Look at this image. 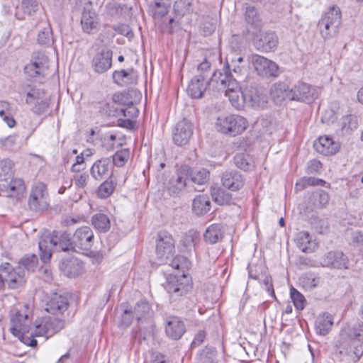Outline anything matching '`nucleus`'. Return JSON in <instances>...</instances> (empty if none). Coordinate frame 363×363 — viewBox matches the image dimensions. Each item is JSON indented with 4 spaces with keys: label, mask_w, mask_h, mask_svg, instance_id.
<instances>
[{
    "label": "nucleus",
    "mask_w": 363,
    "mask_h": 363,
    "mask_svg": "<svg viewBox=\"0 0 363 363\" xmlns=\"http://www.w3.org/2000/svg\"><path fill=\"white\" fill-rule=\"evenodd\" d=\"M0 269L1 273L4 274L6 282L9 289H18L26 283L25 272L23 269H19L17 267L13 268L8 262L2 264Z\"/></svg>",
    "instance_id": "10"
},
{
    "label": "nucleus",
    "mask_w": 363,
    "mask_h": 363,
    "mask_svg": "<svg viewBox=\"0 0 363 363\" xmlns=\"http://www.w3.org/2000/svg\"><path fill=\"white\" fill-rule=\"evenodd\" d=\"M209 90L223 91L228 97L232 106L239 109L243 107L245 96L239 85L238 80L233 74L225 71H215L208 82Z\"/></svg>",
    "instance_id": "1"
},
{
    "label": "nucleus",
    "mask_w": 363,
    "mask_h": 363,
    "mask_svg": "<svg viewBox=\"0 0 363 363\" xmlns=\"http://www.w3.org/2000/svg\"><path fill=\"white\" fill-rule=\"evenodd\" d=\"M13 162L10 160H4L0 162V174L13 175Z\"/></svg>",
    "instance_id": "62"
},
{
    "label": "nucleus",
    "mask_w": 363,
    "mask_h": 363,
    "mask_svg": "<svg viewBox=\"0 0 363 363\" xmlns=\"http://www.w3.org/2000/svg\"><path fill=\"white\" fill-rule=\"evenodd\" d=\"M134 318L133 311L125 310L121 316V325L125 328L130 326Z\"/></svg>",
    "instance_id": "64"
},
{
    "label": "nucleus",
    "mask_w": 363,
    "mask_h": 363,
    "mask_svg": "<svg viewBox=\"0 0 363 363\" xmlns=\"http://www.w3.org/2000/svg\"><path fill=\"white\" fill-rule=\"evenodd\" d=\"M199 235L197 232L194 230H189L183 237L181 240L182 244L186 249L193 247L196 242L199 240Z\"/></svg>",
    "instance_id": "48"
},
{
    "label": "nucleus",
    "mask_w": 363,
    "mask_h": 363,
    "mask_svg": "<svg viewBox=\"0 0 363 363\" xmlns=\"http://www.w3.org/2000/svg\"><path fill=\"white\" fill-rule=\"evenodd\" d=\"M341 24V11L338 7L333 6L324 13L318 21V27L324 39L335 37Z\"/></svg>",
    "instance_id": "5"
},
{
    "label": "nucleus",
    "mask_w": 363,
    "mask_h": 363,
    "mask_svg": "<svg viewBox=\"0 0 363 363\" xmlns=\"http://www.w3.org/2000/svg\"><path fill=\"white\" fill-rule=\"evenodd\" d=\"M68 308V298L66 296L54 294L46 301L45 311L51 314L62 313Z\"/></svg>",
    "instance_id": "20"
},
{
    "label": "nucleus",
    "mask_w": 363,
    "mask_h": 363,
    "mask_svg": "<svg viewBox=\"0 0 363 363\" xmlns=\"http://www.w3.org/2000/svg\"><path fill=\"white\" fill-rule=\"evenodd\" d=\"M211 62L206 59H204L203 61L198 65V72H200L199 74L205 76L206 80L207 81L211 71Z\"/></svg>",
    "instance_id": "63"
},
{
    "label": "nucleus",
    "mask_w": 363,
    "mask_h": 363,
    "mask_svg": "<svg viewBox=\"0 0 363 363\" xmlns=\"http://www.w3.org/2000/svg\"><path fill=\"white\" fill-rule=\"evenodd\" d=\"M291 101L311 102L318 97L316 88L303 82H298L291 89Z\"/></svg>",
    "instance_id": "9"
},
{
    "label": "nucleus",
    "mask_w": 363,
    "mask_h": 363,
    "mask_svg": "<svg viewBox=\"0 0 363 363\" xmlns=\"http://www.w3.org/2000/svg\"><path fill=\"white\" fill-rule=\"evenodd\" d=\"M166 291L172 298H178L186 295L191 289L189 284L180 282L174 276H171L164 285Z\"/></svg>",
    "instance_id": "22"
},
{
    "label": "nucleus",
    "mask_w": 363,
    "mask_h": 363,
    "mask_svg": "<svg viewBox=\"0 0 363 363\" xmlns=\"http://www.w3.org/2000/svg\"><path fill=\"white\" fill-rule=\"evenodd\" d=\"M116 184L111 180H105L98 189V196L101 199H106L114 191Z\"/></svg>",
    "instance_id": "44"
},
{
    "label": "nucleus",
    "mask_w": 363,
    "mask_h": 363,
    "mask_svg": "<svg viewBox=\"0 0 363 363\" xmlns=\"http://www.w3.org/2000/svg\"><path fill=\"white\" fill-rule=\"evenodd\" d=\"M150 306L147 301H138L134 307L133 315L138 322L146 321L150 315Z\"/></svg>",
    "instance_id": "34"
},
{
    "label": "nucleus",
    "mask_w": 363,
    "mask_h": 363,
    "mask_svg": "<svg viewBox=\"0 0 363 363\" xmlns=\"http://www.w3.org/2000/svg\"><path fill=\"white\" fill-rule=\"evenodd\" d=\"M44 90L42 88L27 84L21 87L19 93L25 99L27 105H35L36 106L35 101L37 99H42L40 96Z\"/></svg>",
    "instance_id": "28"
},
{
    "label": "nucleus",
    "mask_w": 363,
    "mask_h": 363,
    "mask_svg": "<svg viewBox=\"0 0 363 363\" xmlns=\"http://www.w3.org/2000/svg\"><path fill=\"white\" fill-rule=\"evenodd\" d=\"M28 206L33 211H43L48 206V194L43 184H39L31 190Z\"/></svg>",
    "instance_id": "12"
},
{
    "label": "nucleus",
    "mask_w": 363,
    "mask_h": 363,
    "mask_svg": "<svg viewBox=\"0 0 363 363\" xmlns=\"http://www.w3.org/2000/svg\"><path fill=\"white\" fill-rule=\"evenodd\" d=\"M94 233L88 226L81 227L73 235L69 240V250L75 252L89 250L93 244Z\"/></svg>",
    "instance_id": "7"
},
{
    "label": "nucleus",
    "mask_w": 363,
    "mask_h": 363,
    "mask_svg": "<svg viewBox=\"0 0 363 363\" xmlns=\"http://www.w3.org/2000/svg\"><path fill=\"white\" fill-rule=\"evenodd\" d=\"M209 179V172L206 169H201L191 174V180L194 183L203 185L207 183Z\"/></svg>",
    "instance_id": "51"
},
{
    "label": "nucleus",
    "mask_w": 363,
    "mask_h": 363,
    "mask_svg": "<svg viewBox=\"0 0 363 363\" xmlns=\"http://www.w3.org/2000/svg\"><path fill=\"white\" fill-rule=\"evenodd\" d=\"M290 296L295 308L297 310H303L306 303L304 296L294 287H291L290 289Z\"/></svg>",
    "instance_id": "50"
},
{
    "label": "nucleus",
    "mask_w": 363,
    "mask_h": 363,
    "mask_svg": "<svg viewBox=\"0 0 363 363\" xmlns=\"http://www.w3.org/2000/svg\"><path fill=\"white\" fill-rule=\"evenodd\" d=\"M320 264L323 267L335 269H347L349 259L343 252L340 251H332L322 257Z\"/></svg>",
    "instance_id": "17"
},
{
    "label": "nucleus",
    "mask_w": 363,
    "mask_h": 363,
    "mask_svg": "<svg viewBox=\"0 0 363 363\" xmlns=\"http://www.w3.org/2000/svg\"><path fill=\"white\" fill-rule=\"evenodd\" d=\"M113 79L116 84L121 86L136 84L138 80L137 72L133 69L114 71Z\"/></svg>",
    "instance_id": "26"
},
{
    "label": "nucleus",
    "mask_w": 363,
    "mask_h": 363,
    "mask_svg": "<svg viewBox=\"0 0 363 363\" xmlns=\"http://www.w3.org/2000/svg\"><path fill=\"white\" fill-rule=\"evenodd\" d=\"M38 42L41 45H50L53 43L52 30L50 26L43 28V30L38 33Z\"/></svg>",
    "instance_id": "53"
},
{
    "label": "nucleus",
    "mask_w": 363,
    "mask_h": 363,
    "mask_svg": "<svg viewBox=\"0 0 363 363\" xmlns=\"http://www.w3.org/2000/svg\"><path fill=\"white\" fill-rule=\"evenodd\" d=\"M170 1H155L151 6V11L152 12L154 18H162L164 16L170 8Z\"/></svg>",
    "instance_id": "41"
},
{
    "label": "nucleus",
    "mask_w": 363,
    "mask_h": 363,
    "mask_svg": "<svg viewBox=\"0 0 363 363\" xmlns=\"http://www.w3.org/2000/svg\"><path fill=\"white\" fill-rule=\"evenodd\" d=\"M91 223L99 232H107L111 228V221L108 215L102 213L94 214L91 218Z\"/></svg>",
    "instance_id": "35"
},
{
    "label": "nucleus",
    "mask_w": 363,
    "mask_h": 363,
    "mask_svg": "<svg viewBox=\"0 0 363 363\" xmlns=\"http://www.w3.org/2000/svg\"><path fill=\"white\" fill-rule=\"evenodd\" d=\"M112 65V52L108 49H103L97 53L93 59V67L95 72L104 73L108 70Z\"/></svg>",
    "instance_id": "23"
},
{
    "label": "nucleus",
    "mask_w": 363,
    "mask_h": 363,
    "mask_svg": "<svg viewBox=\"0 0 363 363\" xmlns=\"http://www.w3.org/2000/svg\"><path fill=\"white\" fill-rule=\"evenodd\" d=\"M363 323L354 327H345L340 333L339 352L356 362L363 354Z\"/></svg>",
    "instance_id": "2"
},
{
    "label": "nucleus",
    "mask_w": 363,
    "mask_h": 363,
    "mask_svg": "<svg viewBox=\"0 0 363 363\" xmlns=\"http://www.w3.org/2000/svg\"><path fill=\"white\" fill-rule=\"evenodd\" d=\"M234 161L235 165L244 170H249L252 164L251 163V157L249 155L247 154H237L234 157Z\"/></svg>",
    "instance_id": "45"
},
{
    "label": "nucleus",
    "mask_w": 363,
    "mask_h": 363,
    "mask_svg": "<svg viewBox=\"0 0 363 363\" xmlns=\"http://www.w3.org/2000/svg\"><path fill=\"white\" fill-rule=\"evenodd\" d=\"M50 241L47 238L41 239L39 242L38 247L40 251V257L43 262L46 263L50 261L52 257V251L50 249Z\"/></svg>",
    "instance_id": "42"
},
{
    "label": "nucleus",
    "mask_w": 363,
    "mask_h": 363,
    "mask_svg": "<svg viewBox=\"0 0 363 363\" xmlns=\"http://www.w3.org/2000/svg\"><path fill=\"white\" fill-rule=\"evenodd\" d=\"M50 60L43 51L33 52L30 61L24 67V72L28 77L42 82L50 74Z\"/></svg>",
    "instance_id": "3"
},
{
    "label": "nucleus",
    "mask_w": 363,
    "mask_h": 363,
    "mask_svg": "<svg viewBox=\"0 0 363 363\" xmlns=\"http://www.w3.org/2000/svg\"><path fill=\"white\" fill-rule=\"evenodd\" d=\"M38 262V257L35 254L28 255L23 257L18 262L17 267L20 269L34 271Z\"/></svg>",
    "instance_id": "38"
},
{
    "label": "nucleus",
    "mask_w": 363,
    "mask_h": 363,
    "mask_svg": "<svg viewBox=\"0 0 363 363\" xmlns=\"http://www.w3.org/2000/svg\"><path fill=\"white\" fill-rule=\"evenodd\" d=\"M270 94L276 103H280L285 99L291 100V89L284 82L274 84L270 89Z\"/></svg>",
    "instance_id": "31"
},
{
    "label": "nucleus",
    "mask_w": 363,
    "mask_h": 363,
    "mask_svg": "<svg viewBox=\"0 0 363 363\" xmlns=\"http://www.w3.org/2000/svg\"><path fill=\"white\" fill-rule=\"evenodd\" d=\"M193 124L183 119L179 121L172 132V139L174 143L178 146L186 145L193 134Z\"/></svg>",
    "instance_id": "13"
},
{
    "label": "nucleus",
    "mask_w": 363,
    "mask_h": 363,
    "mask_svg": "<svg viewBox=\"0 0 363 363\" xmlns=\"http://www.w3.org/2000/svg\"><path fill=\"white\" fill-rule=\"evenodd\" d=\"M254 44L257 50L269 52L277 47L278 37L274 32L260 33L255 39Z\"/></svg>",
    "instance_id": "19"
},
{
    "label": "nucleus",
    "mask_w": 363,
    "mask_h": 363,
    "mask_svg": "<svg viewBox=\"0 0 363 363\" xmlns=\"http://www.w3.org/2000/svg\"><path fill=\"white\" fill-rule=\"evenodd\" d=\"M22 9L24 13L32 15L38 9V3L37 0H23Z\"/></svg>",
    "instance_id": "56"
},
{
    "label": "nucleus",
    "mask_w": 363,
    "mask_h": 363,
    "mask_svg": "<svg viewBox=\"0 0 363 363\" xmlns=\"http://www.w3.org/2000/svg\"><path fill=\"white\" fill-rule=\"evenodd\" d=\"M243 62V57L241 56H235L230 60L227 59L226 66L223 68V72L233 70L235 74H241L244 66L241 65Z\"/></svg>",
    "instance_id": "40"
},
{
    "label": "nucleus",
    "mask_w": 363,
    "mask_h": 363,
    "mask_svg": "<svg viewBox=\"0 0 363 363\" xmlns=\"http://www.w3.org/2000/svg\"><path fill=\"white\" fill-rule=\"evenodd\" d=\"M28 333H22L21 335H15L18 337L20 340L23 342L25 345H27L30 347H36L38 345L37 340L34 338V335L33 333L30 335H28Z\"/></svg>",
    "instance_id": "61"
},
{
    "label": "nucleus",
    "mask_w": 363,
    "mask_h": 363,
    "mask_svg": "<svg viewBox=\"0 0 363 363\" xmlns=\"http://www.w3.org/2000/svg\"><path fill=\"white\" fill-rule=\"evenodd\" d=\"M223 233L219 224H212L206 230L203 237L206 242L215 244L223 238Z\"/></svg>",
    "instance_id": "33"
},
{
    "label": "nucleus",
    "mask_w": 363,
    "mask_h": 363,
    "mask_svg": "<svg viewBox=\"0 0 363 363\" xmlns=\"http://www.w3.org/2000/svg\"><path fill=\"white\" fill-rule=\"evenodd\" d=\"M120 112H121L124 116V118H131L132 120H134L138 116L139 111L138 109L131 104L130 105L128 106L125 108H121L120 110Z\"/></svg>",
    "instance_id": "59"
},
{
    "label": "nucleus",
    "mask_w": 363,
    "mask_h": 363,
    "mask_svg": "<svg viewBox=\"0 0 363 363\" xmlns=\"http://www.w3.org/2000/svg\"><path fill=\"white\" fill-rule=\"evenodd\" d=\"M295 242L296 246L303 252L311 253L317 247V243L312 236L306 231L297 233Z\"/></svg>",
    "instance_id": "27"
},
{
    "label": "nucleus",
    "mask_w": 363,
    "mask_h": 363,
    "mask_svg": "<svg viewBox=\"0 0 363 363\" xmlns=\"http://www.w3.org/2000/svg\"><path fill=\"white\" fill-rule=\"evenodd\" d=\"M313 147L320 154L328 156L335 154L340 148V145L334 141L332 138L325 135L319 137L315 141Z\"/></svg>",
    "instance_id": "21"
},
{
    "label": "nucleus",
    "mask_w": 363,
    "mask_h": 363,
    "mask_svg": "<svg viewBox=\"0 0 363 363\" xmlns=\"http://www.w3.org/2000/svg\"><path fill=\"white\" fill-rule=\"evenodd\" d=\"M323 182V180L315 179L314 177H303L296 183L295 190L296 191H300L306 189L307 186L318 185Z\"/></svg>",
    "instance_id": "47"
},
{
    "label": "nucleus",
    "mask_w": 363,
    "mask_h": 363,
    "mask_svg": "<svg viewBox=\"0 0 363 363\" xmlns=\"http://www.w3.org/2000/svg\"><path fill=\"white\" fill-rule=\"evenodd\" d=\"M84 271L83 262L77 257L69 256V278L80 276Z\"/></svg>",
    "instance_id": "39"
},
{
    "label": "nucleus",
    "mask_w": 363,
    "mask_h": 363,
    "mask_svg": "<svg viewBox=\"0 0 363 363\" xmlns=\"http://www.w3.org/2000/svg\"><path fill=\"white\" fill-rule=\"evenodd\" d=\"M350 241L352 245L354 247L359 248V250L363 253V231L354 230L351 233Z\"/></svg>",
    "instance_id": "55"
},
{
    "label": "nucleus",
    "mask_w": 363,
    "mask_h": 363,
    "mask_svg": "<svg viewBox=\"0 0 363 363\" xmlns=\"http://www.w3.org/2000/svg\"><path fill=\"white\" fill-rule=\"evenodd\" d=\"M208 81L206 80L205 76L198 74L194 77L187 87L186 91L189 96L193 99H201L204 92L209 89Z\"/></svg>",
    "instance_id": "18"
},
{
    "label": "nucleus",
    "mask_w": 363,
    "mask_h": 363,
    "mask_svg": "<svg viewBox=\"0 0 363 363\" xmlns=\"http://www.w3.org/2000/svg\"><path fill=\"white\" fill-rule=\"evenodd\" d=\"M50 244L53 245L56 250L68 251V233L67 231L54 230L50 237H47Z\"/></svg>",
    "instance_id": "30"
},
{
    "label": "nucleus",
    "mask_w": 363,
    "mask_h": 363,
    "mask_svg": "<svg viewBox=\"0 0 363 363\" xmlns=\"http://www.w3.org/2000/svg\"><path fill=\"white\" fill-rule=\"evenodd\" d=\"M211 209V202L208 196L201 194L196 196L192 202V211L197 216H203Z\"/></svg>",
    "instance_id": "32"
},
{
    "label": "nucleus",
    "mask_w": 363,
    "mask_h": 363,
    "mask_svg": "<svg viewBox=\"0 0 363 363\" xmlns=\"http://www.w3.org/2000/svg\"><path fill=\"white\" fill-rule=\"evenodd\" d=\"M72 162L71 170L74 172H80L86 167L83 152H81L80 155H76L74 157L73 155H69V162Z\"/></svg>",
    "instance_id": "46"
},
{
    "label": "nucleus",
    "mask_w": 363,
    "mask_h": 363,
    "mask_svg": "<svg viewBox=\"0 0 363 363\" xmlns=\"http://www.w3.org/2000/svg\"><path fill=\"white\" fill-rule=\"evenodd\" d=\"M124 95L122 94H115L112 97V102L107 103L104 109L108 113V116H115L118 110L114 107V104H121L123 101Z\"/></svg>",
    "instance_id": "49"
},
{
    "label": "nucleus",
    "mask_w": 363,
    "mask_h": 363,
    "mask_svg": "<svg viewBox=\"0 0 363 363\" xmlns=\"http://www.w3.org/2000/svg\"><path fill=\"white\" fill-rule=\"evenodd\" d=\"M169 263L168 264L175 269H184L189 265L188 259L181 255H177L174 258L169 259Z\"/></svg>",
    "instance_id": "54"
},
{
    "label": "nucleus",
    "mask_w": 363,
    "mask_h": 363,
    "mask_svg": "<svg viewBox=\"0 0 363 363\" xmlns=\"http://www.w3.org/2000/svg\"><path fill=\"white\" fill-rule=\"evenodd\" d=\"M245 19L246 21L252 25H256L259 21V17L257 16V10L253 6L246 7L245 11Z\"/></svg>",
    "instance_id": "58"
},
{
    "label": "nucleus",
    "mask_w": 363,
    "mask_h": 363,
    "mask_svg": "<svg viewBox=\"0 0 363 363\" xmlns=\"http://www.w3.org/2000/svg\"><path fill=\"white\" fill-rule=\"evenodd\" d=\"M175 252L174 240L169 233L161 231L158 233L156 245V255L162 262L168 263Z\"/></svg>",
    "instance_id": "6"
},
{
    "label": "nucleus",
    "mask_w": 363,
    "mask_h": 363,
    "mask_svg": "<svg viewBox=\"0 0 363 363\" xmlns=\"http://www.w3.org/2000/svg\"><path fill=\"white\" fill-rule=\"evenodd\" d=\"M40 98H42V99H37L35 101L36 106H35V105H28L30 110L38 115L45 113L48 110L50 102V95L45 90L43 91Z\"/></svg>",
    "instance_id": "36"
},
{
    "label": "nucleus",
    "mask_w": 363,
    "mask_h": 363,
    "mask_svg": "<svg viewBox=\"0 0 363 363\" xmlns=\"http://www.w3.org/2000/svg\"><path fill=\"white\" fill-rule=\"evenodd\" d=\"M250 277L254 279H259L260 282L264 286V289L267 291L269 294L274 296V291L273 289V285L272 284V278L268 276H264L262 279H260L257 276H253L251 272H249Z\"/></svg>",
    "instance_id": "57"
},
{
    "label": "nucleus",
    "mask_w": 363,
    "mask_h": 363,
    "mask_svg": "<svg viewBox=\"0 0 363 363\" xmlns=\"http://www.w3.org/2000/svg\"><path fill=\"white\" fill-rule=\"evenodd\" d=\"M309 202L311 203L313 208H323L329 202V195L323 190L315 191L310 196Z\"/></svg>",
    "instance_id": "37"
},
{
    "label": "nucleus",
    "mask_w": 363,
    "mask_h": 363,
    "mask_svg": "<svg viewBox=\"0 0 363 363\" xmlns=\"http://www.w3.org/2000/svg\"><path fill=\"white\" fill-rule=\"evenodd\" d=\"M112 162L110 158L105 157L96 160L91 167V177L98 181L106 179L112 174Z\"/></svg>",
    "instance_id": "16"
},
{
    "label": "nucleus",
    "mask_w": 363,
    "mask_h": 363,
    "mask_svg": "<svg viewBox=\"0 0 363 363\" xmlns=\"http://www.w3.org/2000/svg\"><path fill=\"white\" fill-rule=\"evenodd\" d=\"M116 136L114 134H106L102 139V145L107 150H112L115 148V140Z\"/></svg>",
    "instance_id": "60"
},
{
    "label": "nucleus",
    "mask_w": 363,
    "mask_h": 363,
    "mask_svg": "<svg viewBox=\"0 0 363 363\" xmlns=\"http://www.w3.org/2000/svg\"><path fill=\"white\" fill-rule=\"evenodd\" d=\"M248 125L247 120L239 115L231 114L217 118L216 130L225 135L236 136L244 132Z\"/></svg>",
    "instance_id": "4"
},
{
    "label": "nucleus",
    "mask_w": 363,
    "mask_h": 363,
    "mask_svg": "<svg viewBox=\"0 0 363 363\" xmlns=\"http://www.w3.org/2000/svg\"><path fill=\"white\" fill-rule=\"evenodd\" d=\"M84 4V11L82 13L81 24L84 32L90 33L96 28L99 19L95 11L92 10V4L89 0L81 2Z\"/></svg>",
    "instance_id": "14"
},
{
    "label": "nucleus",
    "mask_w": 363,
    "mask_h": 363,
    "mask_svg": "<svg viewBox=\"0 0 363 363\" xmlns=\"http://www.w3.org/2000/svg\"><path fill=\"white\" fill-rule=\"evenodd\" d=\"M11 332L13 335H21L22 333L29 332L28 315L17 309L11 313Z\"/></svg>",
    "instance_id": "15"
},
{
    "label": "nucleus",
    "mask_w": 363,
    "mask_h": 363,
    "mask_svg": "<svg viewBox=\"0 0 363 363\" xmlns=\"http://www.w3.org/2000/svg\"><path fill=\"white\" fill-rule=\"evenodd\" d=\"M211 196L214 201L219 205L228 203L230 200V196L220 189H213L211 191Z\"/></svg>",
    "instance_id": "52"
},
{
    "label": "nucleus",
    "mask_w": 363,
    "mask_h": 363,
    "mask_svg": "<svg viewBox=\"0 0 363 363\" xmlns=\"http://www.w3.org/2000/svg\"><path fill=\"white\" fill-rule=\"evenodd\" d=\"M252 65L258 75L263 77H277L279 66L274 61L259 55H253L251 59Z\"/></svg>",
    "instance_id": "8"
},
{
    "label": "nucleus",
    "mask_w": 363,
    "mask_h": 363,
    "mask_svg": "<svg viewBox=\"0 0 363 363\" xmlns=\"http://www.w3.org/2000/svg\"><path fill=\"white\" fill-rule=\"evenodd\" d=\"M186 331L184 322L178 317H170L165 326L167 335L172 340H179Z\"/></svg>",
    "instance_id": "24"
},
{
    "label": "nucleus",
    "mask_w": 363,
    "mask_h": 363,
    "mask_svg": "<svg viewBox=\"0 0 363 363\" xmlns=\"http://www.w3.org/2000/svg\"><path fill=\"white\" fill-rule=\"evenodd\" d=\"M130 150L128 148L121 149L118 150L113 155L111 161L112 164L121 167L125 165L130 158Z\"/></svg>",
    "instance_id": "43"
},
{
    "label": "nucleus",
    "mask_w": 363,
    "mask_h": 363,
    "mask_svg": "<svg viewBox=\"0 0 363 363\" xmlns=\"http://www.w3.org/2000/svg\"><path fill=\"white\" fill-rule=\"evenodd\" d=\"M333 325V317L325 312L320 314L315 320V330L318 335H325L332 329Z\"/></svg>",
    "instance_id": "29"
},
{
    "label": "nucleus",
    "mask_w": 363,
    "mask_h": 363,
    "mask_svg": "<svg viewBox=\"0 0 363 363\" xmlns=\"http://www.w3.org/2000/svg\"><path fill=\"white\" fill-rule=\"evenodd\" d=\"M189 171V167L182 166L172 176L167 185V191L171 196H177L185 189Z\"/></svg>",
    "instance_id": "11"
},
{
    "label": "nucleus",
    "mask_w": 363,
    "mask_h": 363,
    "mask_svg": "<svg viewBox=\"0 0 363 363\" xmlns=\"http://www.w3.org/2000/svg\"><path fill=\"white\" fill-rule=\"evenodd\" d=\"M221 181L223 186L231 191L240 189L245 183L242 174L237 171L225 172L223 174Z\"/></svg>",
    "instance_id": "25"
}]
</instances>
